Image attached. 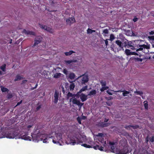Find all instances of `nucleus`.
Here are the masks:
<instances>
[{
  "label": "nucleus",
  "instance_id": "nucleus-1",
  "mask_svg": "<svg viewBox=\"0 0 154 154\" xmlns=\"http://www.w3.org/2000/svg\"><path fill=\"white\" fill-rule=\"evenodd\" d=\"M109 144L112 146L111 149V151L117 154H127L131 152V150L127 144V142L124 140H121L120 141L119 144L121 149L115 148L114 145L115 143L114 142L109 141Z\"/></svg>",
  "mask_w": 154,
  "mask_h": 154
},
{
  "label": "nucleus",
  "instance_id": "nucleus-2",
  "mask_svg": "<svg viewBox=\"0 0 154 154\" xmlns=\"http://www.w3.org/2000/svg\"><path fill=\"white\" fill-rule=\"evenodd\" d=\"M6 137L8 138H18V135L17 133L14 131H10L6 134Z\"/></svg>",
  "mask_w": 154,
  "mask_h": 154
},
{
  "label": "nucleus",
  "instance_id": "nucleus-3",
  "mask_svg": "<svg viewBox=\"0 0 154 154\" xmlns=\"http://www.w3.org/2000/svg\"><path fill=\"white\" fill-rule=\"evenodd\" d=\"M62 135L61 134H57L56 136V137L53 139V142L54 143L59 144L60 145H61L60 142L62 141Z\"/></svg>",
  "mask_w": 154,
  "mask_h": 154
},
{
  "label": "nucleus",
  "instance_id": "nucleus-4",
  "mask_svg": "<svg viewBox=\"0 0 154 154\" xmlns=\"http://www.w3.org/2000/svg\"><path fill=\"white\" fill-rule=\"evenodd\" d=\"M139 47L140 48L136 50L137 51H143V49H149V45L142 44H141L140 43L138 44Z\"/></svg>",
  "mask_w": 154,
  "mask_h": 154
},
{
  "label": "nucleus",
  "instance_id": "nucleus-5",
  "mask_svg": "<svg viewBox=\"0 0 154 154\" xmlns=\"http://www.w3.org/2000/svg\"><path fill=\"white\" fill-rule=\"evenodd\" d=\"M82 77V79L81 82L82 84H85V83L87 82L89 79L88 76L87 74H84L82 75H80L79 78Z\"/></svg>",
  "mask_w": 154,
  "mask_h": 154
},
{
  "label": "nucleus",
  "instance_id": "nucleus-6",
  "mask_svg": "<svg viewBox=\"0 0 154 154\" xmlns=\"http://www.w3.org/2000/svg\"><path fill=\"white\" fill-rule=\"evenodd\" d=\"M39 25L40 27L42 29H44L51 33H53V29L45 25L43 26L42 25L39 24Z\"/></svg>",
  "mask_w": 154,
  "mask_h": 154
},
{
  "label": "nucleus",
  "instance_id": "nucleus-7",
  "mask_svg": "<svg viewBox=\"0 0 154 154\" xmlns=\"http://www.w3.org/2000/svg\"><path fill=\"white\" fill-rule=\"evenodd\" d=\"M70 101H72L73 104H75L78 106H82L83 104V103H81L80 101L78 100L75 98H74V99L72 98H71L70 100Z\"/></svg>",
  "mask_w": 154,
  "mask_h": 154
},
{
  "label": "nucleus",
  "instance_id": "nucleus-8",
  "mask_svg": "<svg viewBox=\"0 0 154 154\" xmlns=\"http://www.w3.org/2000/svg\"><path fill=\"white\" fill-rule=\"evenodd\" d=\"M22 32L26 35H30L33 36L35 35V34L34 32L30 30H26L25 29H24L23 30Z\"/></svg>",
  "mask_w": 154,
  "mask_h": 154
},
{
  "label": "nucleus",
  "instance_id": "nucleus-9",
  "mask_svg": "<svg viewBox=\"0 0 154 154\" xmlns=\"http://www.w3.org/2000/svg\"><path fill=\"white\" fill-rule=\"evenodd\" d=\"M40 137H41V140H43V142L44 143H46L47 140L50 138L49 137L48 138V135L46 134H42L41 135Z\"/></svg>",
  "mask_w": 154,
  "mask_h": 154
},
{
  "label": "nucleus",
  "instance_id": "nucleus-10",
  "mask_svg": "<svg viewBox=\"0 0 154 154\" xmlns=\"http://www.w3.org/2000/svg\"><path fill=\"white\" fill-rule=\"evenodd\" d=\"M42 38L41 37H37L34 40V43L32 47H34L39 44L42 41Z\"/></svg>",
  "mask_w": 154,
  "mask_h": 154
},
{
  "label": "nucleus",
  "instance_id": "nucleus-11",
  "mask_svg": "<svg viewBox=\"0 0 154 154\" xmlns=\"http://www.w3.org/2000/svg\"><path fill=\"white\" fill-rule=\"evenodd\" d=\"M109 125L108 123H104V122H99L97 124V125L98 127L102 128L106 127L108 126Z\"/></svg>",
  "mask_w": 154,
  "mask_h": 154
},
{
  "label": "nucleus",
  "instance_id": "nucleus-12",
  "mask_svg": "<svg viewBox=\"0 0 154 154\" xmlns=\"http://www.w3.org/2000/svg\"><path fill=\"white\" fill-rule=\"evenodd\" d=\"M116 44H117L119 46V47L122 49L123 50H124V49L123 48L124 47L123 46V45L122 44V42L119 40H117L115 42Z\"/></svg>",
  "mask_w": 154,
  "mask_h": 154
},
{
  "label": "nucleus",
  "instance_id": "nucleus-13",
  "mask_svg": "<svg viewBox=\"0 0 154 154\" xmlns=\"http://www.w3.org/2000/svg\"><path fill=\"white\" fill-rule=\"evenodd\" d=\"M80 98L82 102H84L87 99V96L82 93L81 94Z\"/></svg>",
  "mask_w": 154,
  "mask_h": 154
},
{
  "label": "nucleus",
  "instance_id": "nucleus-14",
  "mask_svg": "<svg viewBox=\"0 0 154 154\" xmlns=\"http://www.w3.org/2000/svg\"><path fill=\"white\" fill-rule=\"evenodd\" d=\"M82 141L77 140V142H76V141L75 140H71V142L70 143L72 145H74L76 143L77 144H79L80 143H82Z\"/></svg>",
  "mask_w": 154,
  "mask_h": 154
},
{
  "label": "nucleus",
  "instance_id": "nucleus-15",
  "mask_svg": "<svg viewBox=\"0 0 154 154\" xmlns=\"http://www.w3.org/2000/svg\"><path fill=\"white\" fill-rule=\"evenodd\" d=\"M77 62V60H76L73 59L70 60H65L64 62L67 64H70L72 63H76Z\"/></svg>",
  "mask_w": 154,
  "mask_h": 154
},
{
  "label": "nucleus",
  "instance_id": "nucleus-16",
  "mask_svg": "<svg viewBox=\"0 0 154 154\" xmlns=\"http://www.w3.org/2000/svg\"><path fill=\"white\" fill-rule=\"evenodd\" d=\"M23 79V76H22V77L20 76V75L19 74H17L16 77L15 79L14 80V81L16 82L18 81V80H21V79Z\"/></svg>",
  "mask_w": 154,
  "mask_h": 154
},
{
  "label": "nucleus",
  "instance_id": "nucleus-17",
  "mask_svg": "<svg viewBox=\"0 0 154 154\" xmlns=\"http://www.w3.org/2000/svg\"><path fill=\"white\" fill-rule=\"evenodd\" d=\"M21 138L25 140H31L30 137L26 135H23L21 137Z\"/></svg>",
  "mask_w": 154,
  "mask_h": 154
},
{
  "label": "nucleus",
  "instance_id": "nucleus-18",
  "mask_svg": "<svg viewBox=\"0 0 154 154\" xmlns=\"http://www.w3.org/2000/svg\"><path fill=\"white\" fill-rule=\"evenodd\" d=\"M96 91L95 90H93L91 91L88 94V96L94 95L96 94Z\"/></svg>",
  "mask_w": 154,
  "mask_h": 154
},
{
  "label": "nucleus",
  "instance_id": "nucleus-19",
  "mask_svg": "<svg viewBox=\"0 0 154 154\" xmlns=\"http://www.w3.org/2000/svg\"><path fill=\"white\" fill-rule=\"evenodd\" d=\"M88 86L86 85L84 87H83L81 90H80L78 92V93H81L83 91H85L86 90H87L88 88Z\"/></svg>",
  "mask_w": 154,
  "mask_h": 154
},
{
  "label": "nucleus",
  "instance_id": "nucleus-20",
  "mask_svg": "<svg viewBox=\"0 0 154 154\" xmlns=\"http://www.w3.org/2000/svg\"><path fill=\"white\" fill-rule=\"evenodd\" d=\"M31 136L33 140H38V135L34 134H32Z\"/></svg>",
  "mask_w": 154,
  "mask_h": 154
},
{
  "label": "nucleus",
  "instance_id": "nucleus-21",
  "mask_svg": "<svg viewBox=\"0 0 154 154\" xmlns=\"http://www.w3.org/2000/svg\"><path fill=\"white\" fill-rule=\"evenodd\" d=\"M75 77V74L73 72L70 73L69 76V78L72 80L74 79Z\"/></svg>",
  "mask_w": 154,
  "mask_h": 154
},
{
  "label": "nucleus",
  "instance_id": "nucleus-22",
  "mask_svg": "<svg viewBox=\"0 0 154 154\" xmlns=\"http://www.w3.org/2000/svg\"><path fill=\"white\" fill-rule=\"evenodd\" d=\"M1 90L2 92H8L9 90L8 89L6 88H5L2 86H1Z\"/></svg>",
  "mask_w": 154,
  "mask_h": 154
},
{
  "label": "nucleus",
  "instance_id": "nucleus-23",
  "mask_svg": "<svg viewBox=\"0 0 154 154\" xmlns=\"http://www.w3.org/2000/svg\"><path fill=\"white\" fill-rule=\"evenodd\" d=\"M75 53V52L73 51H70L69 52H66L64 53L66 56H69L71 55L72 53Z\"/></svg>",
  "mask_w": 154,
  "mask_h": 154
},
{
  "label": "nucleus",
  "instance_id": "nucleus-24",
  "mask_svg": "<svg viewBox=\"0 0 154 154\" xmlns=\"http://www.w3.org/2000/svg\"><path fill=\"white\" fill-rule=\"evenodd\" d=\"M61 75V74L60 73H55L54 75V77L55 78H59Z\"/></svg>",
  "mask_w": 154,
  "mask_h": 154
},
{
  "label": "nucleus",
  "instance_id": "nucleus-25",
  "mask_svg": "<svg viewBox=\"0 0 154 154\" xmlns=\"http://www.w3.org/2000/svg\"><path fill=\"white\" fill-rule=\"evenodd\" d=\"M95 32V30H92L90 28H88L87 30V33L88 34H91L93 32Z\"/></svg>",
  "mask_w": 154,
  "mask_h": 154
},
{
  "label": "nucleus",
  "instance_id": "nucleus-26",
  "mask_svg": "<svg viewBox=\"0 0 154 154\" xmlns=\"http://www.w3.org/2000/svg\"><path fill=\"white\" fill-rule=\"evenodd\" d=\"M125 53L127 56L131 55V51L129 49H126L125 51Z\"/></svg>",
  "mask_w": 154,
  "mask_h": 154
},
{
  "label": "nucleus",
  "instance_id": "nucleus-27",
  "mask_svg": "<svg viewBox=\"0 0 154 154\" xmlns=\"http://www.w3.org/2000/svg\"><path fill=\"white\" fill-rule=\"evenodd\" d=\"M100 83L102 86L106 87V81L102 80L100 81Z\"/></svg>",
  "mask_w": 154,
  "mask_h": 154
},
{
  "label": "nucleus",
  "instance_id": "nucleus-28",
  "mask_svg": "<svg viewBox=\"0 0 154 154\" xmlns=\"http://www.w3.org/2000/svg\"><path fill=\"white\" fill-rule=\"evenodd\" d=\"M75 87V84L73 82H72L70 85L69 86V89L70 90H72L74 89Z\"/></svg>",
  "mask_w": 154,
  "mask_h": 154
},
{
  "label": "nucleus",
  "instance_id": "nucleus-29",
  "mask_svg": "<svg viewBox=\"0 0 154 154\" xmlns=\"http://www.w3.org/2000/svg\"><path fill=\"white\" fill-rule=\"evenodd\" d=\"M6 65L5 64H4L2 66H1L0 69L2 70L3 71H5V69H6Z\"/></svg>",
  "mask_w": 154,
  "mask_h": 154
},
{
  "label": "nucleus",
  "instance_id": "nucleus-30",
  "mask_svg": "<svg viewBox=\"0 0 154 154\" xmlns=\"http://www.w3.org/2000/svg\"><path fill=\"white\" fill-rule=\"evenodd\" d=\"M109 88L108 87H103L102 86L101 88L100 89V90L101 92H103L105 90H106Z\"/></svg>",
  "mask_w": 154,
  "mask_h": 154
},
{
  "label": "nucleus",
  "instance_id": "nucleus-31",
  "mask_svg": "<svg viewBox=\"0 0 154 154\" xmlns=\"http://www.w3.org/2000/svg\"><path fill=\"white\" fill-rule=\"evenodd\" d=\"M122 91L123 92V95L124 96H126L127 94H129L130 93V92L129 91H127L126 90Z\"/></svg>",
  "mask_w": 154,
  "mask_h": 154
},
{
  "label": "nucleus",
  "instance_id": "nucleus-32",
  "mask_svg": "<svg viewBox=\"0 0 154 154\" xmlns=\"http://www.w3.org/2000/svg\"><path fill=\"white\" fill-rule=\"evenodd\" d=\"M149 142L150 143H153L154 142V136L149 137Z\"/></svg>",
  "mask_w": 154,
  "mask_h": 154
},
{
  "label": "nucleus",
  "instance_id": "nucleus-33",
  "mask_svg": "<svg viewBox=\"0 0 154 154\" xmlns=\"http://www.w3.org/2000/svg\"><path fill=\"white\" fill-rule=\"evenodd\" d=\"M81 145L87 148H90L91 147L90 145H88L86 143H83L82 144H81Z\"/></svg>",
  "mask_w": 154,
  "mask_h": 154
},
{
  "label": "nucleus",
  "instance_id": "nucleus-34",
  "mask_svg": "<svg viewBox=\"0 0 154 154\" xmlns=\"http://www.w3.org/2000/svg\"><path fill=\"white\" fill-rule=\"evenodd\" d=\"M77 120L78 122L80 124H82V119L81 117H78L77 118Z\"/></svg>",
  "mask_w": 154,
  "mask_h": 154
},
{
  "label": "nucleus",
  "instance_id": "nucleus-35",
  "mask_svg": "<svg viewBox=\"0 0 154 154\" xmlns=\"http://www.w3.org/2000/svg\"><path fill=\"white\" fill-rule=\"evenodd\" d=\"M114 38L115 37L114 35L112 34H111L110 35V39H108V40L111 41H112L114 39Z\"/></svg>",
  "mask_w": 154,
  "mask_h": 154
},
{
  "label": "nucleus",
  "instance_id": "nucleus-36",
  "mask_svg": "<svg viewBox=\"0 0 154 154\" xmlns=\"http://www.w3.org/2000/svg\"><path fill=\"white\" fill-rule=\"evenodd\" d=\"M58 93L57 91H55L54 94V98H58Z\"/></svg>",
  "mask_w": 154,
  "mask_h": 154
},
{
  "label": "nucleus",
  "instance_id": "nucleus-37",
  "mask_svg": "<svg viewBox=\"0 0 154 154\" xmlns=\"http://www.w3.org/2000/svg\"><path fill=\"white\" fill-rule=\"evenodd\" d=\"M100 140H101L100 141V142L101 143H104V146L106 144V140H105V141L104 140V139L103 138L101 137L100 138Z\"/></svg>",
  "mask_w": 154,
  "mask_h": 154
},
{
  "label": "nucleus",
  "instance_id": "nucleus-38",
  "mask_svg": "<svg viewBox=\"0 0 154 154\" xmlns=\"http://www.w3.org/2000/svg\"><path fill=\"white\" fill-rule=\"evenodd\" d=\"M13 95L11 94H8L7 95V98L8 99H10L13 97Z\"/></svg>",
  "mask_w": 154,
  "mask_h": 154
},
{
  "label": "nucleus",
  "instance_id": "nucleus-39",
  "mask_svg": "<svg viewBox=\"0 0 154 154\" xmlns=\"http://www.w3.org/2000/svg\"><path fill=\"white\" fill-rule=\"evenodd\" d=\"M70 20H71V23H74L75 22V19L74 17H70Z\"/></svg>",
  "mask_w": 154,
  "mask_h": 154
},
{
  "label": "nucleus",
  "instance_id": "nucleus-40",
  "mask_svg": "<svg viewBox=\"0 0 154 154\" xmlns=\"http://www.w3.org/2000/svg\"><path fill=\"white\" fill-rule=\"evenodd\" d=\"M63 72L66 75H67L68 73V71L66 69H63Z\"/></svg>",
  "mask_w": 154,
  "mask_h": 154
},
{
  "label": "nucleus",
  "instance_id": "nucleus-41",
  "mask_svg": "<svg viewBox=\"0 0 154 154\" xmlns=\"http://www.w3.org/2000/svg\"><path fill=\"white\" fill-rule=\"evenodd\" d=\"M73 95L72 93L69 92L67 95V98H69L70 97H72Z\"/></svg>",
  "mask_w": 154,
  "mask_h": 154
},
{
  "label": "nucleus",
  "instance_id": "nucleus-42",
  "mask_svg": "<svg viewBox=\"0 0 154 154\" xmlns=\"http://www.w3.org/2000/svg\"><path fill=\"white\" fill-rule=\"evenodd\" d=\"M139 126L138 125H132L131 128H132L134 129H136L138 128Z\"/></svg>",
  "mask_w": 154,
  "mask_h": 154
},
{
  "label": "nucleus",
  "instance_id": "nucleus-43",
  "mask_svg": "<svg viewBox=\"0 0 154 154\" xmlns=\"http://www.w3.org/2000/svg\"><path fill=\"white\" fill-rule=\"evenodd\" d=\"M132 125H126L125 128L127 130H129L131 128Z\"/></svg>",
  "mask_w": 154,
  "mask_h": 154
},
{
  "label": "nucleus",
  "instance_id": "nucleus-44",
  "mask_svg": "<svg viewBox=\"0 0 154 154\" xmlns=\"http://www.w3.org/2000/svg\"><path fill=\"white\" fill-rule=\"evenodd\" d=\"M66 22L68 24H71L72 23H71V20H70V17L68 19H66Z\"/></svg>",
  "mask_w": 154,
  "mask_h": 154
},
{
  "label": "nucleus",
  "instance_id": "nucleus-45",
  "mask_svg": "<svg viewBox=\"0 0 154 154\" xmlns=\"http://www.w3.org/2000/svg\"><path fill=\"white\" fill-rule=\"evenodd\" d=\"M104 134L102 133H98V134L97 135V137H102L103 136Z\"/></svg>",
  "mask_w": 154,
  "mask_h": 154
},
{
  "label": "nucleus",
  "instance_id": "nucleus-46",
  "mask_svg": "<svg viewBox=\"0 0 154 154\" xmlns=\"http://www.w3.org/2000/svg\"><path fill=\"white\" fill-rule=\"evenodd\" d=\"M144 106L145 108L146 109H147L148 108V104L147 102L144 103Z\"/></svg>",
  "mask_w": 154,
  "mask_h": 154
},
{
  "label": "nucleus",
  "instance_id": "nucleus-47",
  "mask_svg": "<svg viewBox=\"0 0 154 154\" xmlns=\"http://www.w3.org/2000/svg\"><path fill=\"white\" fill-rule=\"evenodd\" d=\"M103 32L105 34H107L108 33V30L107 29H104L103 30Z\"/></svg>",
  "mask_w": 154,
  "mask_h": 154
},
{
  "label": "nucleus",
  "instance_id": "nucleus-48",
  "mask_svg": "<svg viewBox=\"0 0 154 154\" xmlns=\"http://www.w3.org/2000/svg\"><path fill=\"white\" fill-rule=\"evenodd\" d=\"M131 55H138V54L137 53L135 52H131Z\"/></svg>",
  "mask_w": 154,
  "mask_h": 154
},
{
  "label": "nucleus",
  "instance_id": "nucleus-49",
  "mask_svg": "<svg viewBox=\"0 0 154 154\" xmlns=\"http://www.w3.org/2000/svg\"><path fill=\"white\" fill-rule=\"evenodd\" d=\"M132 43L131 42H128V47H127L128 48H129L131 46H132Z\"/></svg>",
  "mask_w": 154,
  "mask_h": 154
},
{
  "label": "nucleus",
  "instance_id": "nucleus-50",
  "mask_svg": "<svg viewBox=\"0 0 154 154\" xmlns=\"http://www.w3.org/2000/svg\"><path fill=\"white\" fill-rule=\"evenodd\" d=\"M149 38L150 40H152V41H154V36H149Z\"/></svg>",
  "mask_w": 154,
  "mask_h": 154
},
{
  "label": "nucleus",
  "instance_id": "nucleus-51",
  "mask_svg": "<svg viewBox=\"0 0 154 154\" xmlns=\"http://www.w3.org/2000/svg\"><path fill=\"white\" fill-rule=\"evenodd\" d=\"M149 138L148 136H147L146 137V143H148V142L149 140Z\"/></svg>",
  "mask_w": 154,
  "mask_h": 154
},
{
  "label": "nucleus",
  "instance_id": "nucleus-52",
  "mask_svg": "<svg viewBox=\"0 0 154 154\" xmlns=\"http://www.w3.org/2000/svg\"><path fill=\"white\" fill-rule=\"evenodd\" d=\"M109 40L108 39H106L105 40V45H106V46H107L108 44V40Z\"/></svg>",
  "mask_w": 154,
  "mask_h": 154
},
{
  "label": "nucleus",
  "instance_id": "nucleus-53",
  "mask_svg": "<svg viewBox=\"0 0 154 154\" xmlns=\"http://www.w3.org/2000/svg\"><path fill=\"white\" fill-rule=\"evenodd\" d=\"M138 20V19L137 18L135 17L134 18L133 20L134 22H136Z\"/></svg>",
  "mask_w": 154,
  "mask_h": 154
},
{
  "label": "nucleus",
  "instance_id": "nucleus-54",
  "mask_svg": "<svg viewBox=\"0 0 154 154\" xmlns=\"http://www.w3.org/2000/svg\"><path fill=\"white\" fill-rule=\"evenodd\" d=\"M103 147L102 146H99V150L100 151H103Z\"/></svg>",
  "mask_w": 154,
  "mask_h": 154
},
{
  "label": "nucleus",
  "instance_id": "nucleus-55",
  "mask_svg": "<svg viewBox=\"0 0 154 154\" xmlns=\"http://www.w3.org/2000/svg\"><path fill=\"white\" fill-rule=\"evenodd\" d=\"M27 80H23L22 81L21 84H23L26 83L27 82Z\"/></svg>",
  "mask_w": 154,
  "mask_h": 154
},
{
  "label": "nucleus",
  "instance_id": "nucleus-56",
  "mask_svg": "<svg viewBox=\"0 0 154 154\" xmlns=\"http://www.w3.org/2000/svg\"><path fill=\"white\" fill-rule=\"evenodd\" d=\"M33 125V124H32V125H29L27 126V129H29L30 128H31L32 127V126Z\"/></svg>",
  "mask_w": 154,
  "mask_h": 154
},
{
  "label": "nucleus",
  "instance_id": "nucleus-57",
  "mask_svg": "<svg viewBox=\"0 0 154 154\" xmlns=\"http://www.w3.org/2000/svg\"><path fill=\"white\" fill-rule=\"evenodd\" d=\"M41 108V106L40 105H39L36 108L37 110H38Z\"/></svg>",
  "mask_w": 154,
  "mask_h": 154
},
{
  "label": "nucleus",
  "instance_id": "nucleus-58",
  "mask_svg": "<svg viewBox=\"0 0 154 154\" xmlns=\"http://www.w3.org/2000/svg\"><path fill=\"white\" fill-rule=\"evenodd\" d=\"M38 86V84H36V85H35V87H33L32 88H31V90H34V89H35V88H36L37 86Z\"/></svg>",
  "mask_w": 154,
  "mask_h": 154
},
{
  "label": "nucleus",
  "instance_id": "nucleus-59",
  "mask_svg": "<svg viewBox=\"0 0 154 154\" xmlns=\"http://www.w3.org/2000/svg\"><path fill=\"white\" fill-rule=\"evenodd\" d=\"M58 98H54V102L56 103L58 102Z\"/></svg>",
  "mask_w": 154,
  "mask_h": 154
},
{
  "label": "nucleus",
  "instance_id": "nucleus-60",
  "mask_svg": "<svg viewBox=\"0 0 154 154\" xmlns=\"http://www.w3.org/2000/svg\"><path fill=\"white\" fill-rule=\"evenodd\" d=\"M87 117L86 116H82V118H81L82 119L85 120L86 119Z\"/></svg>",
  "mask_w": 154,
  "mask_h": 154
},
{
  "label": "nucleus",
  "instance_id": "nucleus-61",
  "mask_svg": "<svg viewBox=\"0 0 154 154\" xmlns=\"http://www.w3.org/2000/svg\"><path fill=\"white\" fill-rule=\"evenodd\" d=\"M97 147H99V145H96V146H94L93 148L95 149H97Z\"/></svg>",
  "mask_w": 154,
  "mask_h": 154
},
{
  "label": "nucleus",
  "instance_id": "nucleus-62",
  "mask_svg": "<svg viewBox=\"0 0 154 154\" xmlns=\"http://www.w3.org/2000/svg\"><path fill=\"white\" fill-rule=\"evenodd\" d=\"M124 46L125 47H126L128 45V43H127L126 42H125L124 43Z\"/></svg>",
  "mask_w": 154,
  "mask_h": 154
},
{
  "label": "nucleus",
  "instance_id": "nucleus-63",
  "mask_svg": "<svg viewBox=\"0 0 154 154\" xmlns=\"http://www.w3.org/2000/svg\"><path fill=\"white\" fill-rule=\"evenodd\" d=\"M106 92L108 94H109V95H112V93L110 92L109 91H106Z\"/></svg>",
  "mask_w": 154,
  "mask_h": 154
},
{
  "label": "nucleus",
  "instance_id": "nucleus-64",
  "mask_svg": "<svg viewBox=\"0 0 154 154\" xmlns=\"http://www.w3.org/2000/svg\"><path fill=\"white\" fill-rule=\"evenodd\" d=\"M108 121H109V119H106V118H105V120H104V123H106V122H108Z\"/></svg>",
  "mask_w": 154,
  "mask_h": 154
}]
</instances>
